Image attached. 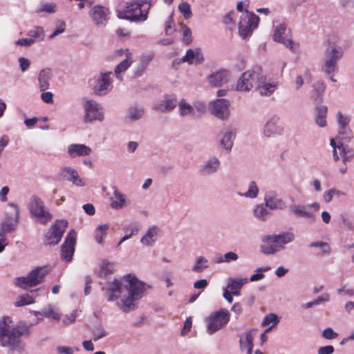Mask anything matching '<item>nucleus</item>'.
<instances>
[{"mask_svg": "<svg viewBox=\"0 0 354 354\" xmlns=\"http://www.w3.org/2000/svg\"><path fill=\"white\" fill-rule=\"evenodd\" d=\"M124 278L129 282L127 295L123 296L120 301L117 303V306L122 312L127 313L138 308V301L142 297L146 288H150L151 286L131 274H128Z\"/></svg>", "mask_w": 354, "mask_h": 354, "instance_id": "1", "label": "nucleus"}, {"mask_svg": "<svg viewBox=\"0 0 354 354\" xmlns=\"http://www.w3.org/2000/svg\"><path fill=\"white\" fill-rule=\"evenodd\" d=\"M28 333V328H10L4 322L0 326V344L8 347L10 350L20 351L22 348L20 337Z\"/></svg>", "mask_w": 354, "mask_h": 354, "instance_id": "2", "label": "nucleus"}, {"mask_svg": "<svg viewBox=\"0 0 354 354\" xmlns=\"http://www.w3.org/2000/svg\"><path fill=\"white\" fill-rule=\"evenodd\" d=\"M295 234L291 232H284L279 234L267 235L263 241L267 244L261 246V252L267 255L274 254L285 249L284 245L295 240Z\"/></svg>", "mask_w": 354, "mask_h": 354, "instance_id": "3", "label": "nucleus"}, {"mask_svg": "<svg viewBox=\"0 0 354 354\" xmlns=\"http://www.w3.org/2000/svg\"><path fill=\"white\" fill-rule=\"evenodd\" d=\"M150 6L147 1H133L127 3L124 10L118 12V17L134 22L144 21L147 18Z\"/></svg>", "mask_w": 354, "mask_h": 354, "instance_id": "4", "label": "nucleus"}, {"mask_svg": "<svg viewBox=\"0 0 354 354\" xmlns=\"http://www.w3.org/2000/svg\"><path fill=\"white\" fill-rule=\"evenodd\" d=\"M50 272L48 266L36 267L27 277L16 278L15 284L23 289H28L41 283L46 276Z\"/></svg>", "mask_w": 354, "mask_h": 354, "instance_id": "5", "label": "nucleus"}, {"mask_svg": "<svg viewBox=\"0 0 354 354\" xmlns=\"http://www.w3.org/2000/svg\"><path fill=\"white\" fill-rule=\"evenodd\" d=\"M326 57L322 66V71L325 75L335 73L338 71L337 61L342 57L344 51L342 47L333 45L327 48L324 52Z\"/></svg>", "mask_w": 354, "mask_h": 354, "instance_id": "6", "label": "nucleus"}, {"mask_svg": "<svg viewBox=\"0 0 354 354\" xmlns=\"http://www.w3.org/2000/svg\"><path fill=\"white\" fill-rule=\"evenodd\" d=\"M230 315L227 309L221 308L206 317L207 330L209 335L223 328L230 321Z\"/></svg>", "mask_w": 354, "mask_h": 354, "instance_id": "7", "label": "nucleus"}, {"mask_svg": "<svg viewBox=\"0 0 354 354\" xmlns=\"http://www.w3.org/2000/svg\"><path fill=\"white\" fill-rule=\"evenodd\" d=\"M31 215L42 225H46L53 218V214L46 209L44 202L37 196H32L29 205Z\"/></svg>", "mask_w": 354, "mask_h": 354, "instance_id": "8", "label": "nucleus"}, {"mask_svg": "<svg viewBox=\"0 0 354 354\" xmlns=\"http://www.w3.org/2000/svg\"><path fill=\"white\" fill-rule=\"evenodd\" d=\"M111 75L112 72L102 73L99 76H95L89 80V86L95 95L104 96L111 91Z\"/></svg>", "mask_w": 354, "mask_h": 354, "instance_id": "9", "label": "nucleus"}, {"mask_svg": "<svg viewBox=\"0 0 354 354\" xmlns=\"http://www.w3.org/2000/svg\"><path fill=\"white\" fill-rule=\"evenodd\" d=\"M259 17L257 15L246 11L240 17L239 22V32L240 36L245 39L250 35L252 31L258 26Z\"/></svg>", "mask_w": 354, "mask_h": 354, "instance_id": "10", "label": "nucleus"}, {"mask_svg": "<svg viewBox=\"0 0 354 354\" xmlns=\"http://www.w3.org/2000/svg\"><path fill=\"white\" fill-rule=\"evenodd\" d=\"M68 225L64 219L57 220L46 232L44 243L46 245H57L61 240Z\"/></svg>", "mask_w": 354, "mask_h": 354, "instance_id": "11", "label": "nucleus"}, {"mask_svg": "<svg viewBox=\"0 0 354 354\" xmlns=\"http://www.w3.org/2000/svg\"><path fill=\"white\" fill-rule=\"evenodd\" d=\"M273 40L283 44L293 53H296L299 48V44L293 42L290 38V30L288 29L287 26L284 24H281L276 27L273 35Z\"/></svg>", "mask_w": 354, "mask_h": 354, "instance_id": "12", "label": "nucleus"}, {"mask_svg": "<svg viewBox=\"0 0 354 354\" xmlns=\"http://www.w3.org/2000/svg\"><path fill=\"white\" fill-rule=\"evenodd\" d=\"M77 233L71 230L67 234L64 243L62 246L61 258L62 260L69 262L73 259L76 244Z\"/></svg>", "mask_w": 354, "mask_h": 354, "instance_id": "13", "label": "nucleus"}, {"mask_svg": "<svg viewBox=\"0 0 354 354\" xmlns=\"http://www.w3.org/2000/svg\"><path fill=\"white\" fill-rule=\"evenodd\" d=\"M85 115L84 122H92L95 120L102 121L104 115L100 111V104L92 100H87L84 103Z\"/></svg>", "mask_w": 354, "mask_h": 354, "instance_id": "14", "label": "nucleus"}, {"mask_svg": "<svg viewBox=\"0 0 354 354\" xmlns=\"http://www.w3.org/2000/svg\"><path fill=\"white\" fill-rule=\"evenodd\" d=\"M230 102L227 99H218L209 104L212 115L218 119L225 120L230 115Z\"/></svg>", "mask_w": 354, "mask_h": 354, "instance_id": "15", "label": "nucleus"}, {"mask_svg": "<svg viewBox=\"0 0 354 354\" xmlns=\"http://www.w3.org/2000/svg\"><path fill=\"white\" fill-rule=\"evenodd\" d=\"M259 71V66H254L251 69L243 73L237 82L236 90L239 91H250L252 88L250 78L253 75V77L258 79V77L261 75Z\"/></svg>", "mask_w": 354, "mask_h": 354, "instance_id": "16", "label": "nucleus"}, {"mask_svg": "<svg viewBox=\"0 0 354 354\" xmlns=\"http://www.w3.org/2000/svg\"><path fill=\"white\" fill-rule=\"evenodd\" d=\"M221 162L216 156H210L200 167L199 174L203 176H209L216 173L221 167Z\"/></svg>", "mask_w": 354, "mask_h": 354, "instance_id": "17", "label": "nucleus"}, {"mask_svg": "<svg viewBox=\"0 0 354 354\" xmlns=\"http://www.w3.org/2000/svg\"><path fill=\"white\" fill-rule=\"evenodd\" d=\"M59 178L72 182L76 186H84L85 183L79 176L77 171L72 167H66L62 169L59 174Z\"/></svg>", "mask_w": 354, "mask_h": 354, "instance_id": "18", "label": "nucleus"}, {"mask_svg": "<svg viewBox=\"0 0 354 354\" xmlns=\"http://www.w3.org/2000/svg\"><path fill=\"white\" fill-rule=\"evenodd\" d=\"M129 286H123L121 281L115 279L108 283L106 289V295L108 296V301H113L118 299L124 290H127Z\"/></svg>", "mask_w": 354, "mask_h": 354, "instance_id": "19", "label": "nucleus"}, {"mask_svg": "<svg viewBox=\"0 0 354 354\" xmlns=\"http://www.w3.org/2000/svg\"><path fill=\"white\" fill-rule=\"evenodd\" d=\"M279 118L277 116L272 117L264 125L263 134L267 138L274 137L281 135L283 127L279 125Z\"/></svg>", "mask_w": 354, "mask_h": 354, "instance_id": "20", "label": "nucleus"}, {"mask_svg": "<svg viewBox=\"0 0 354 354\" xmlns=\"http://www.w3.org/2000/svg\"><path fill=\"white\" fill-rule=\"evenodd\" d=\"M265 205L271 210L283 209L286 207L282 198H278L276 192H270L265 194Z\"/></svg>", "mask_w": 354, "mask_h": 354, "instance_id": "21", "label": "nucleus"}, {"mask_svg": "<svg viewBox=\"0 0 354 354\" xmlns=\"http://www.w3.org/2000/svg\"><path fill=\"white\" fill-rule=\"evenodd\" d=\"M177 97L176 95L165 96V98L157 102L153 106V109L161 113L171 111L177 105Z\"/></svg>", "mask_w": 354, "mask_h": 354, "instance_id": "22", "label": "nucleus"}, {"mask_svg": "<svg viewBox=\"0 0 354 354\" xmlns=\"http://www.w3.org/2000/svg\"><path fill=\"white\" fill-rule=\"evenodd\" d=\"M289 212L295 216L308 218L310 223L316 220L315 214L308 210V207L304 205H292L289 207Z\"/></svg>", "mask_w": 354, "mask_h": 354, "instance_id": "23", "label": "nucleus"}, {"mask_svg": "<svg viewBox=\"0 0 354 354\" xmlns=\"http://www.w3.org/2000/svg\"><path fill=\"white\" fill-rule=\"evenodd\" d=\"M220 136V145L227 152H230L234 145V139L236 137V131L233 129L222 131Z\"/></svg>", "mask_w": 354, "mask_h": 354, "instance_id": "24", "label": "nucleus"}, {"mask_svg": "<svg viewBox=\"0 0 354 354\" xmlns=\"http://www.w3.org/2000/svg\"><path fill=\"white\" fill-rule=\"evenodd\" d=\"M209 84L214 87H221L228 82V72L220 70L207 77Z\"/></svg>", "mask_w": 354, "mask_h": 354, "instance_id": "25", "label": "nucleus"}, {"mask_svg": "<svg viewBox=\"0 0 354 354\" xmlns=\"http://www.w3.org/2000/svg\"><path fill=\"white\" fill-rule=\"evenodd\" d=\"M109 14V9L101 5H96L93 6L91 11V16L93 21L97 26L107 19Z\"/></svg>", "mask_w": 354, "mask_h": 354, "instance_id": "26", "label": "nucleus"}, {"mask_svg": "<svg viewBox=\"0 0 354 354\" xmlns=\"http://www.w3.org/2000/svg\"><path fill=\"white\" fill-rule=\"evenodd\" d=\"M326 84L323 81H317L313 86L312 98L316 104H320L324 100Z\"/></svg>", "mask_w": 354, "mask_h": 354, "instance_id": "27", "label": "nucleus"}, {"mask_svg": "<svg viewBox=\"0 0 354 354\" xmlns=\"http://www.w3.org/2000/svg\"><path fill=\"white\" fill-rule=\"evenodd\" d=\"M118 53L120 55L122 53H125L127 56L126 59L118 64L114 70L116 77L120 80H122V77H121L120 73L127 71L131 64V62L129 60L131 57V53L128 49H126L125 50H118Z\"/></svg>", "mask_w": 354, "mask_h": 354, "instance_id": "28", "label": "nucleus"}, {"mask_svg": "<svg viewBox=\"0 0 354 354\" xmlns=\"http://www.w3.org/2000/svg\"><path fill=\"white\" fill-rule=\"evenodd\" d=\"M153 58V54L142 55L140 57L139 64L133 72V77H138L142 76Z\"/></svg>", "mask_w": 354, "mask_h": 354, "instance_id": "29", "label": "nucleus"}, {"mask_svg": "<svg viewBox=\"0 0 354 354\" xmlns=\"http://www.w3.org/2000/svg\"><path fill=\"white\" fill-rule=\"evenodd\" d=\"M328 108L326 106L316 104L315 106V123L319 127H325L327 124L326 114Z\"/></svg>", "mask_w": 354, "mask_h": 354, "instance_id": "30", "label": "nucleus"}, {"mask_svg": "<svg viewBox=\"0 0 354 354\" xmlns=\"http://www.w3.org/2000/svg\"><path fill=\"white\" fill-rule=\"evenodd\" d=\"M68 152L71 156H84L90 154L91 149L82 144H72L68 147Z\"/></svg>", "mask_w": 354, "mask_h": 354, "instance_id": "31", "label": "nucleus"}, {"mask_svg": "<svg viewBox=\"0 0 354 354\" xmlns=\"http://www.w3.org/2000/svg\"><path fill=\"white\" fill-rule=\"evenodd\" d=\"M277 85L274 83L266 82V77H264L261 84L257 86L256 89L261 96H270L277 89Z\"/></svg>", "mask_w": 354, "mask_h": 354, "instance_id": "32", "label": "nucleus"}, {"mask_svg": "<svg viewBox=\"0 0 354 354\" xmlns=\"http://www.w3.org/2000/svg\"><path fill=\"white\" fill-rule=\"evenodd\" d=\"M53 74L50 68L42 69L39 74L38 81L39 84V89L44 91L49 88V81L52 78Z\"/></svg>", "mask_w": 354, "mask_h": 354, "instance_id": "33", "label": "nucleus"}, {"mask_svg": "<svg viewBox=\"0 0 354 354\" xmlns=\"http://www.w3.org/2000/svg\"><path fill=\"white\" fill-rule=\"evenodd\" d=\"M247 281L248 279L246 278H229L227 289L229 290L233 295H239L240 294L241 288L247 282Z\"/></svg>", "mask_w": 354, "mask_h": 354, "instance_id": "34", "label": "nucleus"}, {"mask_svg": "<svg viewBox=\"0 0 354 354\" xmlns=\"http://www.w3.org/2000/svg\"><path fill=\"white\" fill-rule=\"evenodd\" d=\"M338 149L340 151V155L342 158L343 162L346 165L353 160L354 156V151L347 145H344L342 141H339L337 145Z\"/></svg>", "mask_w": 354, "mask_h": 354, "instance_id": "35", "label": "nucleus"}, {"mask_svg": "<svg viewBox=\"0 0 354 354\" xmlns=\"http://www.w3.org/2000/svg\"><path fill=\"white\" fill-rule=\"evenodd\" d=\"M253 214L258 220L266 221L270 212L264 204H259L254 207Z\"/></svg>", "mask_w": 354, "mask_h": 354, "instance_id": "36", "label": "nucleus"}, {"mask_svg": "<svg viewBox=\"0 0 354 354\" xmlns=\"http://www.w3.org/2000/svg\"><path fill=\"white\" fill-rule=\"evenodd\" d=\"M329 300H330V295L328 293H323L322 295L319 296L315 299H314L311 301L303 304L301 306V308L304 310L313 308L315 306H317L323 302L328 301Z\"/></svg>", "mask_w": 354, "mask_h": 354, "instance_id": "37", "label": "nucleus"}, {"mask_svg": "<svg viewBox=\"0 0 354 354\" xmlns=\"http://www.w3.org/2000/svg\"><path fill=\"white\" fill-rule=\"evenodd\" d=\"M158 228L153 227L147 232L145 235L141 239V242L148 246L152 245L155 242L154 237L157 236Z\"/></svg>", "mask_w": 354, "mask_h": 354, "instance_id": "38", "label": "nucleus"}, {"mask_svg": "<svg viewBox=\"0 0 354 354\" xmlns=\"http://www.w3.org/2000/svg\"><path fill=\"white\" fill-rule=\"evenodd\" d=\"M259 188L256 182L250 181L248 184V189L245 193L238 192V195L249 198H255L259 194Z\"/></svg>", "mask_w": 354, "mask_h": 354, "instance_id": "39", "label": "nucleus"}, {"mask_svg": "<svg viewBox=\"0 0 354 354\" xmlns=\"http://www.w3.org/2000/svg\"><path fill=\"white\" fill-rule=\"evenodd\" d=\"M180 115L181 116H187L188 115H195L194 108L187 103L185 99H181L178 103Z\"/></svg>", "mask_w": 354, "mask_h": 354, "instance_id": "40", "label": "nucleus"}, {"mask_svg": "<svg viewBox=\"0 0 354 354\" xmlns=\"http://www.w3.org/2000/svg\"><path fill=\"white\" fill-rule=\"evenodd\" d=\"M109 226L107 224L100 225L95 231V241L100 243H103V239L107 234V230Z\"/></svg>", "mask_w": 354, "mask_h": 354, "instance_id": "41", "label": "nucleus"}, {"mask_svg": "<svg viewBox=\"0 0 354 354\" xmlns=\"http://www.w3.org/2000/svg\"><path fill=\"white\" fill-rule=\"evenodd\" d=\"M115 201H112L111 207L115 209H120L125 206V196L120 193L117 189L113 193Z\"/></svg>", "mask_w": 354, "mask_h": 354, "instance_id": "42", "label": "nucleus"}, {"mask_svg": "<svg viewBox=\"0 0 354 354\" xmlns=\"http://www.w3.org/2000/svg\"><path fill=\"white\" fill-rule=\"evenodd\" d=\"M353 138V133L349 127L339 128V135L335 138V140L339 143V141H342L344 143V140L350 141Z\"/></svg>", "mask_w": 354, "mask_h": 354, "instance_id": "43", "label": "nucleus"}, {"mask_svg": "<svg viewBox=\"0 0 354 354\" xmlns=\"http://www.w3.org/2000/svg\"><path fill=\"white\" fill-rule=\"evenodd\" d=\"M207 263V259L203 256H201L196 259V263L192 268V270L196 272H202L205 269L209 267Z\"/></svg>", "mask_w": 354, "mask_h": 354, "instance_id": "44", "label": "nucleus"}, {"mask_svg": "<svg viewBox=\"0 0 354 354\" xmlns=\"http://www.w3.org/2000/svg\"><path fill=\"white\" fill-rule=\"evenodd\" d=\"M144 115V109L141 107L132 106L129 109L128 117L131 121L138 120Z\"/></svg>", "mask_w": 354, "mask_h": 354, "instance_id": "45", "label": "nucleus"}, {"mask_svg": "<svg viewBox=\"0 0 354 354\" xmlns=\"http://www.w3.org/2000/svg\"><path fill=\"white\" fill-rule=\"evenodd\" d=\"M91 333L94 335V337L92 338V340L94 342H97L99 339L108 335V333L104 330L101 324L91 329Z\"/></svg>", "mask_w": 354, "mask_h": 354, "instance_id": "46", "label": "nucleus"}, {"mask_svg": "<svg viewBox=\"0 0 354 354\" xmlns=\"http://www.w3.org/2000/svg\"><path fill=\"white\" fill-rule=\"evenodd\" d=\"M181 30L183 32V41L185 44L189 45L192 41V35L191 29L185 24H181Z\"/></svg>", "mask_w": 354, "mask_h": 354, "instance_id": "47", "label": "nucleus"}, {"mask_svg": "<svg viewBox=\"0 0 354 354\" xmlns=\"http://www.w3.org/2000/svg\"><path fill=\"white\" fill-rule=\"evenodd\" d=\"M27 35L30 38L34 39V41L35 39L42 40L44 36V29L41 26H37L34 29L29 30Z\"/></svg>", "mask_w": 354, "mask_h": 354, "instance_id": "48", "label": "nucleus"}, {"mask_svg": "<svg viewBox=\"0 0 354 354\" xmlns=\"http://www.w3.org/2000/svg\"><path fill=\"white\" fill-rule=\"evenodd\" d=\"M180 12L183 15L185 19H189L192 16L190 5L187 2H183L178 5Z\"/></svg>", "mask_w": 354, "mask_h": 354, "instance_id": "49", "label": "nucleus"}, {"mask_svg": "<svg viewBox=\"0 0 354 354\" xmlns=\"http://www.w3.org/2000/svg\"><path fill=\"white\" fill-rule=\"evenodd\" d=\"M272 322H273L274 324L272 326H270L268 329V330H270L272 327L277 325L279 322V319L277 315H276L274 313H270V314L266 315L263 320L262 324H263V326H268L270 324H271Z\"/></svg>", "mask_w": 354, "mask_h": 354, "instance_id": "50", "label": "nucleus"}, {"mask_svg": "<svg viewBox=\"0 0 354 354\" xmlns=\"http://www.w3.org/2000/svg\"><path fill=\"white\" fill-rule=\"evenodd\" d=\"M34 303V299L32 296L28 294L21 295L18 297L17 301L15 302L16 306H22Z\"/></svg>", "mask_w": 354, "mask_h": 354, "instance_id": "51", "label": "nucleus"}, {"mask_svg": "<svg viewBox=\"0 0 354 354\" xmlns=\"http://www.w3.org/2000/svg\"><path fill=\"white\" fill-rule=\"evenodd\" d=\"M113 272V264L106 260H103L101 265L100 275L106 276Z\"/></svg>", "mask_w": 354, "mask_h": 354, "instance_id": "52", "label": "nucleus"}, {"mask_svg": "<svg viewBox=\"0 0 354 354\" xmlns=\"http://www.w3.org/2000/svg\"><path fill=\"white\" fill-rule=\"evenodd\" d=\"M57 6L54 3H47L41 6L38 10L37 12H46L48 14H53L56 12Z\"/></svg>", "mask_w": 354, "mask_h": 354, "instance_id": "53", "label": "nucleus"}, {"mask_svg": "<svg viewBox=\"0 0 354 354\" xmlns=\"http://www.w3.org/2000/svg\"><path fill=\"white\" fill-rule=\"evenodd\" d=\"M38 314L44 315L46 317H51L53 319L58 320L59 319V314L53 311V308L51 305H49L48 308L42 309L40 312H38Z\"/></svg>", "mask_w": 354, "mask_h": 354, "instance_id": "54", "label": "nucleus"}, {"mask_svg": "<svg viewBox=\"0 0 354 354\" xmlns=\"http://www.w3.org/2000/svg\"><path fill=\"white\" fill-rule=\"evenodd\" d=\"M239 256L236 253L233 252H228L224 254L223 257H221L217 261V263L227 262L229 263L231 261H236Z\"/></svg>", "mask_w": 354, "mask_h": 354, "instance_id": "55", "label": "nucleus"}, {"mask_svg": "<svg viewBox=\"0 0 354 354\" xmlns=\"http://www.w3.org/2000/svg\"><path fill=\"white\" fill-rule=\"evenodd\" d=\"M309 246L310 248H319L322 250L324 253H328L330 250L329 244L326 242L323 241H315L312 242Z\"/></svg>", "mask_w": 354, "mask_h": 354, "instance_id": "56", "label": "nucleus"}, {"mask_svg": "<svg viewBox=\"0 0 354 354\" xmlns=\"http://www.w3.org/2000/svg\"><path fill=\"white\" fill-rule=\"evenodd\" d=\"M337 116L339 128L348 127L350 122V118L348 117L344 116L340 111L337 112Z\"/></svg>", "mask_w": 354, "mask_h": 354, "instance_id": "57", "label": "nucleus"}, {"mask_svg": "<svg viewBox=\"0 0 354 354\" xmlns=\"http://www.w3.org/2000/svg\"><path fill=\"white\" fill-rule=\"evenodd\" d=\"M66 28V24L64 21H58L57 23V28L54 32L49 36L50 39H53L58 35L64 32Z\"/></svg>", "mask_w": 354, "mask_h": 354, "instance_id": "58", "label": "nucleus"}, {"mask_svg": "<svg viewBox=\"0 0 354 354\" xmlns=\"http://www.w3.org/2000/svg\"><path fill=\"white\" fill-rule=\"evenodd\" d=\"M195 52L196 50L194 51L192 49H188L186 51L185 55L181 58V60L185 61V62H187L189 64H192L196 56Z\"/></svg>", "mask_w": 354, "mask_h": 354, "instance_id": "59", "label": "nucleus"}, {"mask_svg": "<svg viewBox=\"0 0 354 354\" xmlns=\"http://www.w3.org/2000/svg\"><path fill=\"white\" fill-rule=\"evenodd\" d=\"M15 225L16 224L10 222L8 219V221H6L1 223V228L6 233H10L15 230Z\"/></svg>", "mask_w": 354, "mask_h": 354, "instance_id": "60", "label": "nucleus"}, {"mask_svg": "<svg viewBox=\"0 0 354 354\" xmlns=\"http://www.w3.org/2000/svg\"><path fill=\"white\" fill-rule=\"evenodd\" d=\"M338 334L335 333L331 328H326L322 332V337L326 339H335Z\"/></svg>", "mask_w": 354, "mask_h": 354, "instance_id": "61", "label": "nucleus"}, {"mask_svg": "<svg viewBox=\"0 0 354 354\" xmlns=\"http://www.w3.org/2000/svg\"><path fill=\"white\" fill-rule=\"evenodd\" d=\"M340 218L343 226L346 227L348 230L354 232V225L351 221L345 214H341Z\"/></svg>", "mask_w": 354, "mask_h": 354, "instance_id": "62", "label": "nucleus"}, {"mask_svg": "<svg viewBox=\"0 0 354 354\" xmlns=\"http://www.w3.org/2000/svg\"><path fill=\"white\" fill-rule=\"evenodd\" d=\"M259 71H260L259 73L261 75H259V77H259L258 79L254 77H253V75L250 78V82H251L252 88V87H255L256 88L257 86H258V84H261L262 81H263L265 75L263 73V71H262V68H261V66H259Z\"/></svg>", "mask_w": 354, "mask_h": 354, "instance_id": "63", "label": "nucleus"}, {"mask_svg": "<svg viewBox=\"0 0 354 354\" xmlns=\"http://www.w3.org/2000/svg\"><path fill=\"white\" fill-rule=\"evenodd\" d=\"M124 231H125V232H127L129 231H131V232H130L129 234H126L124 236H123L121 239V240L118 243L117 247H119L122 244V243H123L126 240L130 239L131 237V236L134 234V232H136L138 231V229L134 228V227H131V226H129V227H125Z\"/></svg>", "mask_w": 354, "mask_h": 354, "instance_id": "64", "label": "nucleus"}]
</instances>
